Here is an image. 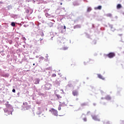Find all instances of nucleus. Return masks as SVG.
I'll list each match as a JSON object with an SVG mask.
<instances>
[{"mask_svg":"<svg viewBox=\"0 0 124 124\" xmlns=\"http://www.w3.org/2000/svg\"><path fill=\"white\" fill-rule=\"evenodd\" d=\"M40 81V80L39 79V78H37L35 79L34 84H35L36 85H37L38 84H39Z\"/></svg>","mask_w":124,"mask_h":124,"instance_id":"5","label":"nucleus"},{"mask_svg":"<svg viewBox=\"0 0 124 124\" xmlns=\"http://www.w3.org/2000/svg\"><path fill=\"white\" fill-rule=\"evenodd\" d=\"M12 92L13 93H16V90H15V89H13Z\"/></svg>","mask_w":124,"mask_h":124,"instance_id":"20","label":"nucleus"},{"mask_svg":"<svg viewBox=\"0 0 124 124\" xmlns=\"http://www.w3.org/2000/svg\"><path fill=\"white\" fill-rule=\"evenodd\" d=\"M122 8V5L121 4H118L117 6V9H120Z\"/></svg>","mask_w":124,"mask_h":124,"instance_id":"10","label":"nucleus"},{"mask_svg":"<svg viewBox=\"0 0 124 124\" xmlns=\"http://www.w3.org/2000/svg\"><path fill=\"white\" fill-rule=\"evenodd\" d=\"M77 93H78L77 92V91L76 90H74L73 91V95H74L75 96V95H77Z\"/></svg>","mask_w":124,"mask_h":124,"instance_id":"8","label":"nucleus"},{"mask_svg":"<svg viewBox=\"0 0 124 124\" xmlns=\"http://www.w3.org/2000/svg\"><path fill=\"white\" fill-rule=\"evenodd\" d=\"M61 5H62V3H61Z\"/></svg>","mask_w":124,"mask_h":124,"instance_id":"26","label":"nucleus"},{"mask_svg":"<svg viewBox=\"0 0 124 124\" xmlns=\"http://www.w3.org/2000/svg\"><path fill=\"white\" fill-rule=\"evenodd\" d=\"M56 96L58 97V98H62V96L60 95L59 94H56Z\"/></svg>","mask_w":124,"mask_h":124,"instance_id":"13","label":"nucleus"},{"mask_svg":"<svg viewBox=\"0 0 124 124\" xmlns=\"http://www.w3.org/2000/svg\"><path fill=\"white\" fill-rule=\"evenodd\" d=\"M92 118L93 120H94V121H97L98 122H99L100 121V119H98L97 118V116H95V115H92Z\"/></svg>","mask_w":124,"mask_h":124,"instance_id":"3","label":"nucleus"},{"mask_svg":"<svg viewBox=\"0 0 124 124\" xmlns=\"http://www.w3.org/2000/svg\"><path fill=\"white\" fill-rule=\"evenodd\" d=\"M33 65H35V63H33Z\"/></svg>","mask_w":124,"mask_h":124,"instance_id":"27","label":"nucleus"},{"mask_svg":"<svg viewBox=\"0 0 124 124\" xmlns=\"http://www.w3.org/2000/svg\"><path fill=\"white\" fill-rule=\"evenodd\" d=\"M98 78H99L100 79H102V80H105V78H103V77H102V76H101V75L100 74H98Z\"/></svg>","mask_w":124,"mask_h":124,"instance_id":"6","label":"nucleus"},{"mask_svg":"<svg viewBox=\"0 0 124 124\" xmlns=\"http://www.w3.org/2000/svg\"><path fill=\"white\" fill-rule=\"evenodd\" d=\"M64 30H66V27L65 26H64Z\"/></svg>","mask_w":124,"mask_h":124,"instance_id":"21","label":"nucleus"},{"mask_svg":"<svg viewBox=\"0 0 124 124\" xmlns=\"http://www.w3.org/2000/svg\"><path fill=\"white\" fill-rule=\"evenodd\" d=\"M0 3L1 4H2L3 3V2L2 1V0H0Z\"/></svg>","mask_w":124,"mask_h":124,"instance_id":"18","label":"nucleus"},{"mask_svg":"<svg viewBox=\"0 0 124 124\" xmlns=\"http://www.w3.org/2000/svg\"><path fill=\"white\" fill-rule=\"evenodd\" d=\"M11 26L12 27H15V26H16V24H15V22H12Z\"/></svg>","mask_w":124,"mask_h":124,"instance_id":"11","label":"nucleus"},{"mask_svg":"<svg viewBox=\"0 0 124 124\" xmlns=\"http://www.w3.org/2000/svg\"><path fill=\"white\" fill-rule=\"evenodd\" d=\"M116 56V54L114 52H110L107 55V57H108L109 59H112Z\"/></svg>","mask_w":124,"mask_h":124,"instance_id":"2","label":"nucleus"},{"mask_svg":"<svg viewBox=\"0 0 124 124\" xmlns=\"http://www.w3.org/2000/svg\"><path fill=\"white\" fill-rule=\"evenodd\" d=\"M107 17H112V14H108L107 15Z\"/></svg>","mask_w":124,"mask_h":124,"instance_id":"14","label":"nucleus"},{"mask_svg":"<svg viewBox=\"0 0 124 124\" xmlns=\"http://www.w3.org/2000/svg\"><path fill=\"white\" fill-rule=\"evenodd\" d=\"M105 99H107V100H110L111 97L110 96H109V95H108V96H106Z\"/></svg>","mask_w":124,"mask_h":124,"instance_id":"9","label":"nucleus"},{"mask_svg":"<svg viewBox=\"0 0 124 124\" xmlns=\"http://www.w3.org/2000/svg\"><path fill=\"white\" fill-rule=\"evenodd\" d=\"M58 110H59V111L62 110V106L59 105V106L58 107Z\"/></svg>","mask_w":124,"mask_h":124,"instance_id":"15","label":"nucleus"},{"mask_svg":"<svg viewBox=\"0 0 124 124\" xmlns=\"http://www.w3.org/2000/svg\"><path fill=\"white\" fill-rule=\"evenodd\" d=\"M92 11V8L91 7H89L87 9V11L88 12H90V11Z\"/></svg>","mask_w":124,"mask_h":124,"instance_id":"12","label":"nucleus"},{"mask_svg":"<svg viewBox=\"0 0 124 124\" xmlns=\"http://www.w3.org/2000/svg\"><path fill=\"white\" fill-rule=\"evenodd\" d=\"M46 16L47 17V16H48V14H46Z\"/></svg>","mask_w":124,"mask_h":124,"instance_id":"25","label":"nucleus"},{"mask_svg":"<svg viewBox=\"0 0 124 124\" xmlns=\"http://www.w3.org/2000/svg\"><path fill=\"white\" fill-rule=\"evenodd\" d=\"M92 62V59H88V60L87 61V62Z\"/></svg>","mask_w":124,"mask_h":124,"instance_id":"17","label":"nucleus"},{"mask_svg":"<svg viewBox=\"0 0 124 124\" xmlns=\"http://www.w3.org/2000/svg\"><path fill=\"white\" fill-rule=\"evenodd\" d=\"M54 25V23H52V22H49L48 23V27H49V28H52V27H53Z\"/></svg>","mask_w":124,"mask_h":124,"instance_id":"7","label":"nucleus"},{"mask_svg":"<svg viewBox=\"0 0 124 124\" xmlns=\"http://www.w3.org/2000/svg\"><path fill=\"white\" fill-rule=\"evenodd\" d=\"M40 41H42V40H43V39L40 38Z\"/></svg>","mask_w":124,"mask_h":124,"instance_id":"23","label":"nucleus"},{"mask_svg":"<svg viewBox=\"0 0 124 124\" xmlns=\"http://www.w3.org/2000/svg\"><path fill=\"white\" fill-rule=\"evenodd\" d=\"M56 76H57V75H56L55 74H52V77H56Z\"/></svg>","mask_w":124,"mask_h":124,"instance_id":"16","label":"nucleus"},{"mask_svg":"<svg viewBox=\"0 0 124 124\" xmlns=\"http://www.w3.org/2000/svg\"><path fill=\"white\" fill-rule=\"evenodd\" d=\"M83 121H84V122H87V118H83Z\"/></svg>","mask_w":124,"mask_h":124,"instance_id":"19","label":"nucleus"},{"mask_svg":"<svg viewBox=\"0 0 124 124\" xmlns=\"http://www.w3.org/2000/svg\"><path fill=\"white\" fill-rule=\"evenodd\" d=\"M49 111L52 113L53 115H54V116H56V117H58V116H59V114H58V110L55 109V108H52L50 109Z\"/></svg>","mask_w":124,"mask_h":124,"instance_id":"1","label":"nucleus"},{"mask_svg":"<svg viewBox=\"0 0 124 124\" xmlns=\"http://www.w3.org/2000/svg\"><path fill=\"white\" fill-rule=\"evenodd\" d=\"M106 124H110V123H109V122H107Z\"/></svg>","mask_w":124,"mask_h":124,"instance_id":"24","label":"nucleus"},{"mask_svg":"<svg viewBox=\"0 0 124 124\" xmlns=\"http://www.w3.org/2000/svg\"><path fill=\"white\" fill-rule=\"evenodd\" d=\"M102 8V6H98V7H95L94 9H95V10H101Z\"/></svg>","mask_w":124,"mask_h":124,"instance_id":"4","label":"nucleus"},{"mask_svg":"<svg viewBox=\"0 0 124 124\" xmlns=\"http://www.w3.org/2000/svg\"><path fill=\"white\" fill-rule=\"evenodd\" d=\"M28 13H29V10H28Z\"/></svg>","mask_w":124,"mask_h":124,"instance_id":"28","label":"nucleus"},{"mask_svg":"<svg viewBox=\"0 0 124 124\" xmlns=\"http://www.w3.org/2000/svg\"><path fill=\"white\" fill-rule=\"evenodd\" d=\"M23 40H26V38L23 37Z\"/></svg>","mask_w":124,"mask_h":124,"instance_id":"22","label":"nucleus"}]
</instances>
